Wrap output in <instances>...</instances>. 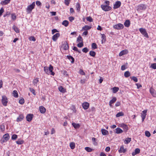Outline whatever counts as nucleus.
<instances>
[{"label":"nucleus","instance_id":"obj_1","mask_svg":"<svg viewBox=\"0 0 156 156\" xmlns=\"http://www.w3.org/2000/svg\"><path fill=\"white\" fill-rule=\"evenodd\" d=\"M53 69V67L51 65H50L49 68L48 67L45 66L44 68V71L46 73L48 74L50 73L51 75L54 76L55 73L52 71Z\"/></svg>","mask_w":156,"mask_h":156},{"label":"nucleus","instance_id":"obj_2","mask_svg":"<svg viewBox=\"0 0 156 156\" xmlns=\"http://www.w3.org/2000/svg\"><path fill=\"white\" fill-rule=\"evenodd\" d=\"M35 6L34 2H33L31 4L28 6L26 9L27 13H30L32 10L34 8Z\"/></svg>","mask_w":156,"mask_h":156},{"label":"nucleus","instance_id":"obj_3","mask_svg":"<svg viewBox=\"0 0 156 156\" xmlns=\"http://www.w3.org/2000/svg\"><path fill=\"white\" fill-rule=\"evenodd\" d=\"M139 30L141 33L144 35V36L147 38H148L149 36L146 30L143 28H140L139 29Z\"/></svg>","mask_w":156,"mask_h":156},{"label":"nucleus","instance_id":"obj_4","mask_svg":"<svg viewBox=\"0 0 156 156\" xmlns=\"http://www.w3.org/2000/svg\"><path fill=\"white\" fill-rule=\"evenodd\" d=\"M9 138V136L8 133L5 134L3 136V138L1 140V143H3L4 142L7 141Z\"/></svg>","mask_w":156,"mask_h":156},{"label":"nucleus","instance_id":"obj_5","mask_svg":"<svg viewBox=\"0 0 156 156\" xmlns=\"http://www.w3.org/2000/svg\"><path fill=\"white\" fill-rule=\"evenodd\" d=\"M102 9L105 11H107L110 10L112 8L111 7L106 5H101Z\"/></svg>","mask_w":156,"mask_h":156},{"label":"nucleus","instance_id":"obj_6","mask_svg":"<svg viewBox=\"0 0 156 156\" xmlns=\"http://www.w3.org/2000/svg\"><path fill=\"white\" fill-rule=\"evenodd\" d=\"M147 112V110H145L143 111L141 113V116L142 118V121L143 122L146 118Z\"/></svg>","mask_w":156,"mask_h":156},{"label":"nucleus","instance_id":"obj_7","mask_svg":"<svg viewBox=\"0 0 156 156\" xmlns=\"http://www.w3.org/2000/svg\"><path fill=\"white\" fill-rule=\"evenodd\" d=\"M2 102L3 105L4 106H6L8 102V99L7 97L5 96L2 97Z\"/></svg>","mask_w":156,"mask_h":156},{"label":"nucleus","instance_id":"obj_8","mask_svg":"<svg viewBox=\"0 0 156 156\" xmlns=\"http://www.w3.org/2000/svg\"><path fill=\"white\" fill-rule=\"evenodd\" d=\"M123 25L121 23H118L114 26L113 27L117 30H120L123 28Z\"/></svg>","mask_w":156,"mask_h":156},{"label":"nucleus","instance_id":"obj_9","mask_svg":"<svg viewBox=\"0 0 156 156\" xmlns=\"http://www.w3.org/2000/svg\"><path fill=\"white\" fill-rule=\"evenodd\" d=\"M137 10H145L147 8V6L144 4H140L138 5Z\"/></svg>","mask_w":156,"mask_h":156},{"label":"nucleus","instance_id":"obj_10","mask_svg":"<svg viewBox=\"0 0 156 156\" xmlns=\"http://www.w3.org/2000/svg\"><path fill=\"white\" fill-rule=\"evenodd\" d=\"M121 5V2L119 1H116L114 5L113 8L115 9L119 8Z\"/></svg>","mask_w":156,"mask_h":156},{"label":"nucleus","instance_id":"obj_11","mask_svg":"<svg viewBox=\"0 0 156 156\" xmlns=\"http://www.w3.org/2000/svg\"><path fill=\"white\" fill-rule=\"evenodd\" d=\"M82 106L84 109H87L89 107V104L87 102H85L82 104Z\"/></svg>","mask_w":156,"mask_h":156},{"label":"nucleus","instance_id":"obj_12","mask_svg":"<svg viewBox=\"0 0 156 156\" xmlns=\"http://www.w3.org/2000/svg\"><path fill=\"white\" fill-rule=\"evenodd\" d=\"M33 115L32 114H29L26 116L27 120L28 122H30L32 120Z\"/></svg>","mask_w":156,"mask_h":156},{"label":"nucleus","instance_id":"obj_13","mask_svg":"<svg viewBox=\"0 0 156 156\" xmlns=\"http://www.w3.org/2000/svg\"><path fill=\"white\" fill-rule=\"evenodd\" d=\"M119 126L123 128L124 130L126 132L128 129L127 126L124 123H122L119 125Z\"/></svg>","mask_w":156,"mask_h":156},{"label":"nucleus","instance_id":"obj_14","mask_svg":"<svg viewBox=\"0 0 156 156\" xmlns=\"http://www.w3.org/2000/svg\"><path fill=\"white\" fill-rule=\"evenodd\" d=\"M150 92L151 94L154 97H156V92L153 88L150 89Z\"/></svg>","mask_w":156,"mask_h":156},{"label":"nucleus","instance_id":"obj_15","mask_svg":"<svg viewBox=\"0 0 156 156\" xmlns=\"http://www.w3.org/2000/svg\"><path fill=\"white\" fill-rule=\"evenodd\" d=\"M60 34L59 33H57L54 35L52 37V39L54 41H56L58 38L60 36Z\"/></svg>","mask_w":156,"mask_h":156},{"label":"nucleus","instance_id":"obj_16","mask_svg":"<svg viewBox=\"0 0 156 156\" xmlns=\"http://www.w3.org/2000/svg\"><path fill=\"white\" fill-rule=\"evenodd\" d=\"M116 100V98L115 97H114L110 101L109 103V105L111 107H112V104L114 103Z\"/></svg>","mask_w":156,"mask_h":156},{"label":"nucleus","instance_id":"obj_17","mask_svg":"<svg viewBox=\"0 0 156 156\" xmlns=\"http://www.w3.org/2000/svg\"><path fill=\"white\" fill-rule=\"evenodd\" d=\"M39 110L40 112L41 113H44L46 112V109L43 106H41L39 107Z\"/></svg>","mask_w":156,"mask_h":156},{"label":"nucleus","instance_id":"obj_18","mask_svg":"<svg viewBox=\"0 0 156 156\" xmlns=\"http://www.w3.org/2000/svg\"><path fill=\"white\" fill-rule=\"evenodd\" d=\"M128 52V51L127 50H122L120 52L119 55L120 56H122L124 55L127 54Z\"/></svg>","mask_w":156,"mask_h":156},{"label":"nucleus","instance_id":"obj_19","mask_svg":"<svg viewBox=\"0 0 156 156\" xmlns=\"http://www.w3.org/2000/svg\"><path fill=\"white\" fill-rule=\"evenodd\" d=\"M62 46L63 49L65 50H68L69 48L68 44L66 42L63 44Z\"/></svg>","mask_w":156,"mask_h":156},{"label":"nucleus","instance_id":"obj_20","mask_svg":"<svg viewBox=\"0 0 156 156\" xmlns=\"http://www.w3.org/2000/svg\"><path fill=\"white\" fill-rule=\"evenodd\" d=\"M101 132L102 134L104 135H106L108 134V131L104 129H101Z\"/></svg>","mask_w":156,"mask_h":156},{"label":"nucleus","instance_id":"obj_21","mask_svg":"<svg viewBox=\"0 0 156 156\" xmlns=\"http://www.w3.org/2000/svg\"><path fill=\"white\" fill-rule=\"evenodd\" d=\"M119 151L120 153H125L126 151V149L124 148L123 146H122L120 147Z\"/></svg>","mask_w":156,"mask_h":156},{"label":"nucleus","instance_id":"obj_22","mask_svg":"<svg viewBox=\"0 0 156 156\" xmlns=\"http://www.w3.org/2000/svg\"><path fill=\"white\" fill-rule=\"evenodd\" d=\"M91 28V27L87 25H85L82 28V30L87 31V30L90 29Z\"/></svg>","mask_w":156,"mask_h":156},{"label":"nucleus","instance_id":"obj_23","mask_svg":"<svg viewBox=\"0 0 156 156\" xmlns=\"http://www.w3.org/2000/svg\"><path fill=\"white\" fill-rule=\"evenodd\" d=\"M72 125L75 129L79 128L80 127V125L79 124H76L74 122L72 123Z\"/></svg>","mask_w":156,"mask_h":156},{"label":"nucleus","instance_id":"obj_24","mask_svg":"<svg viewBox=\"0 0 156 156\" xmlns=\"http://www.w3.org/2000/svg\"><path fill=\"white\" fill-rule=\"evenodd\" d=\"M116 130V133L119 134L122 133L123 132L122 130L119 128H117L115 129Z\"/></svg>","mask_w":156,"mask_h":156},{"label":"nucleus","instance_id":"obj_25","mask_svg":"<svg viewBox=\"0 0 156 156\" xmlns=\"http://www.w3.org/2000/svg\"><path fill=\"white\" fill-rule=\"evenodd\" d=\"M58 90L60 91L62 93H64L66 91V90L62 86H60L58 87Z\"/></svg>","mask_w":156,"mask_h":156},{"label":"nucleus","instance_id":"obj_26","mask_svg":"<svg viewBox=\"0 0 156 156\" xmlns=\"http://www.w3.org/2000/svg\"><path fill=\"white\" fill-rule=\"evenodd\" d=\"M24 117L23 115H19V117L17 118V122H19L22 121Z\"/></svg>","mask_w":156,"mask_h":156},{"label":"nucleus","instance_id":"obj_27","mask_svg":"<svg viewBox=\"0 0 156 156\" xmlns=\"http://www.w3.org/2000/svg\"><path fill=\"white\" fill-rule=\"evenodd\" d=\"M130 21L129 20H126L124 23V25L126 27H129L130 25Z\"/></svg>","mask_w":156,"mask_h":156},{"label":"nucleus","instance_id":"obj_28","mask_svg":"<svg viewBox=\"0 0 156 156\" xmlns=\"http://www.w3.org/2000/svg\"><path fill=\"white\" fill-rule=\"evenodd\" d=\"M69 23L68 21L66 20H65L62 22V24L66 27L68 25Z\"/></svg>","mask_w":156,"mask_h":156},{"label":"nucleus","instance_id":"obj_29","mask_svg":"<svg viewBox=\"0 0 156 156\" xmlns=\"http://www.w3.org/2000/svg\"><path fill=\"white\" fill-rule=\"evenodd\" d=\"M76 10L78 12H79L80 10V6L79 3H77L76 5Z\"/></svg>","mask_w":156,"mask_h":156},{"label":"nucleus","instance_id":"obj_30","mask_svg":"<svg viewBox=\"0 0 156 156\" xmlns=\"http://www.w3.org/2000/svg\"><path fill=\"white\" fill-rule=\"evenodd\" d=\"M13 95L15 98H17L18 97V95L17 92L16 90H14L12 93Z\"/></svg>","mask_w":156,"mask_h":156},{"label":"nucleus","instance_id":"obj_31","mask_svg":"<svg viewBox=\"0 0 156 156\" xmlns=\"http://www.w3.org/2000/svg\"><path fill=\"white\" fill-rule=\"evenodd\" d=\"M10 1V0H5L4 1H2L1 4L3 5H5L9 3Z\"/></svg>","mask_w":156,"mask_h":156},{"label":"nucleus","instance_id":"obj_32","mask_svg":"<svg viewBox=\"0 0 156 156\" xmlns=\"http://www.w3.org/2000/svg\"><path fill=\"white\" fill-rule=\"evenodd\" d=\"M124 140L125 143L127 144L129 143L131 141V138H127Z\"/></svg>","mask_w":156,"mask_h":156},{"label":"nucleus","instance_id":"obj_33","mask_svg":"<svg viewBox=\"0 0 156 156\" xmlns=\"http://www.w3.org/2000/svg\"><path fill=\"white\" fill-rule=\"evenodd\" d=\"M119 90V88L118 87H114L112 88V90L113 93H116Z\"/></svg>","mask_w":156,"mask_h":156},{"label":"nucleus","instance_id":"obj_34","mask_svg":"<svg viewBox=\"0 0 156 156\" xmlns=\"http://www.w3.org/2000/svg\"><path fill=\"white\" fill-rule=\"evenodd\" d=\"M124 75L126 77H128L130 76V73L128 71H126L124 73Z\"/></svg>","mask_w":156,"mask_h":156},{"label":"nucleus","instance_id":"obj_35","mask_svg":"<svg viewBox=\"0 0 156 156\" xmlns=\"http://www.w3.org/2000/svg\"><path fill=\"white\" fill-rule=\"evenodd\" d=\"M12 28L16 33H18L20 31L18 28L15 26H13Z\"/></svg>","mask_w":156,"mask_h":156},{"label":"nucleus","instance_id":"obj_36","mask_svg":"<svg viewBox=\"0 0 156 156\" xmlns=\"http://www.w3.org/2000/svg\"><path fill=\"white\" fill-rule=\"evenodd\" d=\"M38 82V78H36L34 79L33 80V83L34 85L36 86V84Z\"/></svg>","mask_w":156,"mask_h":156},{"label":"nucleus","instance_id":"obj_37","mask_svg":"<svg viewBox=\"0 0 156 156\" xmlns=\"http://www.w3.org/2000/svg\"><path fill=\"white\" fill-rule=\"evenodd\" d=\"M145 136L147 137H149L151 135L150 133L148 131H145Z\"/></svg>","mask_w":156,"mask_h":156},{"label":"nucleus","instance_id":"obj_38","mask_svg":"<svg viewBox=\"0 0 156 156\" xmlns=\"http://www.w3.org/2000/svg\"><path fill=\"white\" fill-rule=\"evenodd\" d=\"M77 41L83 42V40L82 38L80 35L77 38Z\"/></svg>","mask_w":156,"mask_h":156},{"label":"nucleus","instance_id":"obj_39","mask_svg":"<svg viewBox=\"0 0 156 156\" xmlns=\"http://www.w3.org/2000/svg\"><path fill=\"white\" fill-rule=\"evenodd\" d=\"M89 54L90 56L92 57H94L96 55V53L94 51H90L89 52Z\"/></svg>","mask_w":156,"mask_h":156},{"label":"nucleus","instance_id":"obj_40","mask_svg":"<svg viewBox=\"0 0 156 156\" xmlns=\"http://www.w3.org/2000/svg\"><path fill=\"white\" fill-rule=\"evenodd\" d=\"M75 144L73 142H71L70 144V147L71 149H73L75 148Z\"/></svg>","mask_w":156,"mask_h":156},{"label":"nucleus","instance_id":"obj_41","mask_svg":"<svg viewBox=\"0 0 156 156\" xmlns=\"http://www.w3.org/2000/svg\"><path fill=\"white\" fill-rule=\"evenodd\" d=\"M124 115L123 113L122 112H119L116 115V117H119L120 116H123Z\"/></svg>","mask_w":156,"mask_h":156},{"label":"nucleus","instance_id":"obj_42","mask_svg":"<svg viewBox=\"0 0 156 156\" xmlns=\"http://www.w3.org/2000/svg\"><path fill=\"white\" fill-rule=\"evenodd\" d=\"M68 58L69 59H71L72 61H71V62L72 63H73L74 62V59L73 58V57L71 56H68Z\"/></svg>","mask_w":156,"mask_h":156},{"label":"nucleus","instance_id":"obj_43","mask_svg":"<svg viewBox=\"0 0 156 156\" xmlns=\"http://www.w3.org/2000/svg\"><path fill=\"white\" fill-rule=\"evenodd\" d=\"M91 46L92 48L94 49H96L97 48V45L95 43H92Z\"/></svg>","mask_w":156,"mask_h":156},{"label":"nucleus","instance_id":"obj_44","mask_svg":"<svg viewBox=\"0 0 156 156\" xmlns=\"http://www.w3.org/2000/svg\"><path fill=\"white\" fill-rule=\"evenodd\" d=\"M0 129L2 131H3L5 129V126L3 124H2L0 126Z\"/></svg>","mask_w":156,"mask_h":156},{"label":"nucleus","instance_id":"obj_45","mask_svg":"<svg viewBox=\"0 0 156 156\" xmlns=\"http://www.w3.org/2000/svg\"><path fill=\"white\" fill-rule=\"evenodd\" d=\"M150 67L154 69H156V63H154L151 64L150 66Z\"/></svg>","mask_w":156,"mask_h":156},{"label":"nucleus","instance_id":"obj_46","mask_svg":"<svg viewBox=\"0 0 156 156\" xmlns=\"http://www.w3.org/2000/svg\"><path fill=\"white\" fill-rule=\"evenodd\" d=\"M85 149L87 151H88V152H90L92 150V149L90 147H85Z\"/></svg>","mask_w":156,"mask_h":156},{"label":"nucleus","instance_id":"obj_47","mask_svg":"<svg viewBox=\"0 0 156 156\" xmlns=\"http://www.w3.org/2000/svg\"><path fill=\"white\" fill-rule=\"evenodd\" d=\"M17 137V135L16 134H14L12 136V140H16Z\"/></svg>","mask_w":156,"mask_h":156},{"label":"nucleus","instance_id":"obj_48","mask_svg":"<svg viewBox=\"0 0 156 156\" xmlns=\"http://www.w3.org/2000/svg\"><path fill=\"white\" fill-rule=\"evenodd\" d=\"M86 20L87 21L90 22H92L93 21V19L90 16L87 17L86 18Z\"/></svg>","mask_w":156,"mask_h":156},{"label":"nucleus","instance_id":"obj_49","mask_svg":"<svg viewBox=\"0 0 156 156\" xmlns=\"http://www.w3.org/2000/svg\"><path fill=\"white\" fill-rule=\"evenodd\" d=\"M30 92H32L34 95H36L35 91L34 90L33 88H30Z\"/></svg>","mask_w":156,"mask_h":156},{"label":"nucleus","instance_id":"obj_50","mask_svg":"<svg viewBox=\"0 0 156 156\" xmlns=\"http://www.w3.org/2000/svg\"><path fill=\"white\" fill-rule=\"evenodd\" d=\"M88 51H89V50L86 47L84 48L82 50V51L83 52H85V53L87 52Z\"/></svg>","mask_w":156,"mask_h":156},{"label":"nucleus","instance_id":"obj_51","mask_svg":"<svg viewBox=\"0 0 156 156\" xmlns=\"http://www.w3.org/2000/svg\"><path fill=\"white\" fill-rule=\"evenodd\" d=\"M29 40L30 41H35L36 39L35 37L33 36H31L29 37Z\"/></svg>","mask_w":156,"mask_h":156},{"label":"nucleus","instance_id":"obj_52","mask_svg":"<svg viewBox=\"0 0 156 156\" xmlns=\"http://www.w3.org/2000/svg\"><path fill=\"white\" fill-rule=\"evenodd\" d=\"M16 143L18 144H22L23 143V141L22 140H18L16 141Z\"/></svg>","mask_w":156,"mask_h":156},{"label":"nucleus","instance_id":"obj_53","mask_svg":"<svg viewBox=\"0 0 156 156\" xmlns=\"http://www.w3.org/2000/svg\"><path fill=\"white\" fill-rule=\"evenodd\" d=\"M83 42L79 43L77 44V46L79 48H81L83 47Z\"/></svg>","mask_w":156,"mask_h":156},{"label":"nucleus","instance_id":"obj_54","mask_svg":"<svg viewBox=\"0 0 156 156\" xmlns=\"http://www.w3.org/2000/svg\"><path fill=\"white\" fill-rule=\"evenodd\" d=\"M19 103L22 105L23 104L24 102V100L23 98L20 99L19 101Z\"/></svg>","mask_w":156,"mask_h":156},{"label":"nucleus","instance_id":"obj_55","mask_svg":"<svg viewBox=\"0 0 156 156\" xmlns=\"http://www.w3.org/2000/svg\"><path fill=\"white\" fill-rule=\"evenodd\" d=\"M73 50L75 51L78 52L80 53L81 52L76 47H73Z\"/></svg>","mask_w":156,"mask_h":156},{"label":"nucleus","instance_id":"obj_56","mask_svg":"<svg viewBox=\"0 0 156 156\" xmlns=\"http://www.w3.org/2000/svg\"><path fill=\"white\" fill-rule=\"evenodd\" d=\"M70 0H65V3L67 5H68L69 3Z\"/></svg>","mask_w":156,"mask_h":156},{"label":"nucleus","instance_id":"obj_57","mask_svg":"<svg viewBox=\"0 0 156 156\" xmlns=\"http://www.w3.org/2000/svg\"><path fill=\"white\" fill-rule=\"evenodd\" d=\"M36 4L38 6L41 5V3L39 1H37L36 2Z\"/></svg>","mask_w":156,"mask_h":156},{"label":"nucleus","instance_id":"obj_58","mask_svg":"<svg viewBox=\"0 0 156 156\" xmlns=\"http://www.w3.org/2000/svg\"><path fill=\"white\" fill-rule=\"evenodd\" d=\"M4 9L2 8L0 9V16L2 15V13L4 12Z\"/></svg>","mask_w":156,"mask_h":156},{"label":"nucleus","instance_id":"obj_59","mask_svg":"<svg viewBox=\"0 0 156 156\" xmlns=\"http://www.w3.org/2000/svg\"><path fill=\"white\" fill-rule=\"evenodd\" d=\"M69 20L71 22H72L74 20V18L73 16H69Z\"/></svg>","mask_w":156,"mask_h":156},{"label":"nucleus","instance_id":"obj_60","mask_svg":"<svg viewBox=\"0 0 156 156\" xmlns=\"http://www.w3.org/2000/svg\"><path fill=\"white\" fill-rule=\"evenodd\" d=\"M80 74L82 75H85V73L83 72V70L80 69Z\"/></svg>","mask_w":156,"mask_h":156},{"label":"nucleus","instance_id":"obj_61","mask_svg":"<svg viewBox=\"0 0 156 156\" xmlns=\"http://www.w3.org/2000/svg\"><path fill=\"white\" fill-rule=\"evenodd\" d=\"M16 18V16L14 14H12V19L13 20H15Z\"/></svg>","mask_w":156,"mask_h":156},{"label":"nucleus","instance_id":"obj_62","mask_svg":"<svg viewBox=\"0 0 156 156\" xmlns=\"http://www.w3.org/2000/svg\"><path fill=\"white\" fill-rule=\"evenodd\" d=\"M101 35H102V37H101L102 41H103V40H104V39L105 40V35L104 34H102Z\"/></svg>","mask_w":156,"mask_h":156},{"label":"nucleus","instance_id":"obj_63","mask_svg":"<svg viewBox=\"0 0 156 156\" xmlns=\"http://www.w3.org/2000/svg\"><path fill=\"white\" fill-rule=\"evenodd\" d=\"M110 148L109 147H107L106 148H105V151H106V152H108L109 151H110Z\"/></svg>","mask_w":156,"mask_h":156},{"label":"nucleus","instance_id":"obj_64","mask_svg":"<svg viewBox=\"0 0 156 156\" xmlns=\"http://www.w3.org/2000/svg\"><path fill=\"white\" fill-rule=\"evenodd\" d=\"M51 31L52 34H54L55 33L58 31L56 29H53Z\"/></svg>","mask_w":156,"mask_h":156}]
</instances>
